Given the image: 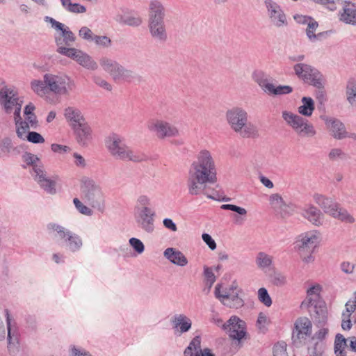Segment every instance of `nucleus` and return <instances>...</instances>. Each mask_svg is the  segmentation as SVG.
I'll return each mask as SVG.
<instances>
[{
    "mask_svg": "<svg viewBox=\"0 0 356 356\" xmlns=\"http://www.w3.org/2000/svg\"><path fill=\"white\" fill-rule=\"evenodd\" d=\"M216 165L210 151H199L188 169L187 186L191 195L202 193L208 186L216 181Z\"/></svg>",
    "mask_w": 356,
    "mask_h": 356,
    "instance_id": "1",
    "label": "nucleus"
},
{
    "mask_svg": "<svg viewBox=\"0 0 356 356\" xmlns=\"http://www.w3.org/2000/svg\"><path fill=\"white\" fill-rule=\"evenodd\" d=\"M225 119L230 129L243 138H255L259 135L257 126L249 121L248 113L242 107L228 109Z\"/></svg>",
    "mask_w": 356,
    "mask_h": 356,
    "instance_id": "2",
    "label": "nucleus"
},
{
    "mask_svg": "<svg viewBox=\"0 0 356 356\" xmlns=\"http://www.w3.org/2000/svg\"><path fill=\"white\" fill-rule=\"evenodd\" d=\"M104 143L108 152L116 160L138 163L144 159L143 155L129 147L124 138L119 134H109L106 137Z\"/></svg>",
    "mask_w": 356,
    "mask_h": 356,
    "instance_id": "3",
    "label": "nucleus"
},
{
    "mask_svg": "<svg viewBox=\"0 0 356 356\" xmlns=\"http://www.w3.org/2000/svg\"><path fill=\"white\" fill-rule=\"evenodd\" d=\"M81 192L85 201L94 209L103 213L105 196L100 184L95 179L83 177L81 179Z\"/></svg>",
    "mask_w": 356,
    "mask_h": 356,
    "instance_id": "4",
    "label": "nucleus"
},
{
    "mask_svg": "<svg viewBox=\"0 0 356 356\" xmlns=\"http://www.w3.org/2000/svg\"><path fill=\"white\" fill-rule=\"evenodd\" d=\"M47 230L57 237L63 246L70 252H79L83 248V239L78 234L56 222L49 223Z\"/></svg>",
    "mask_w": 356,
    "mask_h": 356,
    "instance_id": "5",
    "label": "nucleus"
},
{
    "mask_svg": "<svg viewBox=\"0 0 356 356\" xmlns=\"http://www.w3.org/2000/svg\"><path fill=\"white\" fill-rule=\"evenodd\" d=\"M242 290L234 282L229 286L218 284L215 286V296L225 306L238 309L244 305V300L240 296Z\"/></svg>",
    "mask_w": 356,
    "mask_h": 356,
    "instance_id": "6",
    "label": "nucleus"
},
{
    "mask_svg": "<svg viewBox=\"0 0 356 356\" xmlns=\"http://www.w3.org/2000/svg\"><path fill=\"white\" fill-rule=\"evenodd\" d=\"M282 117L286 124L290 127L298 136L302 138H313L316 135V130L313 124L299 114L284 111Z\"/></svg>",
    "mask_w": 356,
    "mask_h": 356,
    "instance_id": "7",
    "label": "nucleus"
},
{
    "mask_svg": "<svg viewBox=\"0 0 356 356\" xmlns=\"http://www.w3.org/2000/svg\"><path fill=\"white\" fill-rule=\"evenodd\" d=\"M43 79L46 81L49 92L56 95H68L76 86L74 80L63 73H46Z\"/></svg>",
    "mask_w": 356,
    "mask_h": 356,
    "instance_id": "8",
    "label": "nucleus"
},
{
    "mask_svg": "<svg viewBox=\"0 0 356 356\" xmlns=\"http://www.w3.org/2000/svg\"><path fill=\"white\" fill-rule=\"evenodd\" d=\"M99 64L115 81H131L135 77L132 70L125 68L117 60L108 56H102L99 60Z\"/></svg>",
    "mask_w": 356,
    "mask_h": 356,
    "instance_id": "9",
    "label": "nucleus"
},
{
    "mask_svg": "<svg viewBox=\"0 0 356 356\" xmlns=\"http://www.w3.org/2000/svg\"><path fill=\"white\" fill-rule=\"evenodd\" d=\"M23 99L18 96L17 92L8 86H3L0 90V105L6 113H21Z\"/></svg>",
    "mask_w": 356,
    "mask_h": 356,
    "instance_id": "10",
    "label": "nucleus"
},
{
    "mask_svg": "<svg viewBox=\"0 0 356 356\" xmlns=\"http://www.w3.org/2000/svg\"><path fill=\"white\" fill-rule=\"evenodd\" d=\"M264 5L270 24L276 29L288 25L286 15L282 7L274 0H264Z\"/></svg>",
    "mask_w": 356,
    "mask_h": 356,
    "instance_id": "11",
    "label": "nucleus"
},
{
    "mask_svg": "<svg viewBox=\"0 0 356 356\" xmlns=\"http://www.w3.org/2000/svg\"><path fill=\"white\" fill-rule=\"evenodd\" d=\"M147 128L160 139L177 137L179 135V131L175 125L159 118L149 120L147 122Z\"/></svg>",
    "mask_w": 356,
    "mask_h": 356,
    "instance_id": "12",
    "label": "nucleus"
},
{
    "mask_svg": "<svg viewBox=\"0 0 356 356\" xmlns=\"http://www.w3.org/2000/svg\"><path fill=\"white\" fill-rule=\"evenodd\" d=\"M44 19L46 22L51 24L53 29L60 32L59 35L55 37L56 43L58 47L57 52L59 53V50L61 48L69 49L65 46L70 47L76 40V36L69 27L49 16L44 17Z\"/></svg>",
    "mask_w": 356,
    "mask_h": 356,
    "instance_id": "13",
    "label": "nucleus"
},
{
    "mask_svg": "<svg viewBox=\"0 0 356 356\" xmlns=\"http://www.w3.org/2000/svg\"><path fill=\"white\" fill-rule=\"evenodd\" d=\"M312 332V324L311 321L306 318H299L295 323L293 330L292 341L293 345L300 348L306 344Z\"/></svg>",
    "mask_w": 356,
    "mask_h": 356,
    "instance_id": "14",
    "label": "nucleus"
},
{
    "mask_svg": "<svg viewBox=\"0 0 356 356\" xmlns=\"http://www.w3.org/2000/svg\"><path fill=\"white\" fill-rule=\"evenodd\" d=\"M252 77L262 90L268 95L278 96L293 92L292 87L289 86H275L262 72H254Z\"/></svg>",
    "mask_w": 356,
    "mask_h": 356,
    "instance_id": "15",
    "label": "nucleus"
},
{
    "mask_svg": "<svg viewBox=\"0 0 356 356\" xmlns=\"http://www.w3.org/2000/svg\"><path fill=\"white\" fill-rule=\"evenodd\" d=\"M138 228L145 234H152L156 229V212L153 209H139L134 213Z\"/></svg>",
    "mask_w": 356,
    "mask_h": 356,
    "instance_id": "16",
    "label": "nucleus"
},
{
    "mask_svg": "<svg viewBox=\"0 0 356 356\" xmlns=\"http://www.w3.org/2000/svg\"><path fill=\"white\" fill-rule=\"evenodd\" d=\"M293 68L296 74L305 82L318 88L323 87L322 75L316 69L305 63L296 64Z\"/></svg>",
    "mask_w": 356,
    "mask_h": 356,
    "instance_id": "17",
    "label": "nucleus"
},
{
    "mask_svg": "<svg viewBox=\"0 0 356 356\" xmlns=\"http://www.w3.org/2000/svg\"><path fill=\"white\" fill-rule=\"evenodd\" d=\"M59 54L72 59L87 70L94 71L98 68L97 63L89 54L79 49L61 48L59 50Z\"/></svg>",
    "mask_w": 356,
    "mask_h": 356,
    "instance_id": "18",
    "label": "nucleus"
},
{
    "mask_svg": "<svg viewBox=\"0 0 356 356\" xmlns=\"http://www.w3.org/2000/svg\"><path fill=\"white\" fill-rule=\"evenodd\" d=\"M321 234L316 230L305 232L298 235L294 241V249L298 251H314L320 241Z\"/></svg>",
    "mask_w": 356,
    "mask_h": 356,
    "instance_id": "19",
    "label": "nucleus"
},
{
    "mask_svg": "<svg viewBox=\"0 0 356 356\" xmlns=\"http://www.w3.org/2000/svg\"><path fill=\"white\" fill-rule=\"evenodd\" d=\"M34 180L40 186L49 194H55L56 192L55 181L49 178L44 169L43 165H38L31 172Z\"/></svg>",
    "mask_w": 356,
    "mask_h": 356,
    "instance_id": "20",
    "label": "nucleus"
},
{
    "mask_svg": "<svg viewBox=\"0 0 356 356\" xmlns=\"http://www.w3.org/2000/svg\"><path fill=\"white\" fill-rule=\"evenodd\" d=\"M321 118L323 120L330 135L334 139L342 140L347 138L348 131L346 126L340 120L328 116H323Z\"/></svg>",
    "mask_w": 356,
    "mask_h": 356,
    "instance_id": "21",
    "label": "nucleus"
},
{
    "mask_svg": "<svg viewBox=\"0 0 356 356\" xmlns=\"http://www.w3.org/2000/svg\"><path fill=\"white\" fill-rule=\"evenodd\" d=\"M245 325L243 321L236 316H232L226 325H223V330L227 332L232 339L239 341L245 337Z\"/></svg>",
    "mask_w": 356,
    "mask_h": 356,
    "instance_id": "22",
    "label": "nucleus"
},
{
    "mask_svg": "<svg viewBox=\"0 0 356 356\" xmlns=\"http://www.w3.org/2000/svg\"><path fill=\"white\" fill-rule=\"evenodd\" d=\"M148 22H164L165 8L161 0H150L147 6Z\"/></svg>",
    "mask_w": 356,
    "mask_h": 356,
    "instance_id": "23",
    "label": "nucleus"
},
{
    "mask_svg": "<svg viewBox=\"0 0 356 356\" xmlns=\"http://www.w3.org/2000/svg\"><path fill=\"white\" fill-rule=\"evenodd\" d=\"M311 317L318 326H323L327 320V309L323 301H319L310 305L308 307Z\"/></svg>",
    "mask_w": 356,
    "mask_h": 356,
    "instance_id": "24",
    "label": "nucleus"
},
{
    "mask_svg": "<svg viewBox=\"0 0 356 356\" xmlns=\"http://www.w3.org/2000/svg\"><path fill=\"white\" fill-rule=\"evenodd\" d=\"M170 323L175 332L179 334L188 332L192 327V320L184 314H175Z\"/></svg>",
    "mask_w": 356,
    "mask_h": 356,
    "instance_id": "25",
    "label": "nucleus"
},
{
    "mask_svg": "<svg viewBox=\"0 0 356 356\" xmlns=\"http://www.w3.org/2000/svg\"><path fill=\"white\" fill-rule=\"evenodd\" d=\"M302 216L315 226L323 224L324 215L317 207L309 204L305 206L302 211Z\"/></svg>",
    "mask_w": 356,
    "mask_h": 356,
    "instance_id": "26",
    "label": "nucleus"
},
{
    "mask_svg": "<svg viewBox=\"0 0 356 356\" xmlns=\"http://www.w3.org/2000/svg\"><path fill=\"white\" fill-rule=\"evenodd\" d=\"M77 143L81 146H86L92 139L90 127L86 122L72 128Z\"/></svg>",
    "mask_w": 356,
    "mask_h": 356,
    "instance_id": "27",
    "label": "nucleus"
},
{
    "mask_svg": "<svg viewBox=\"0 0 356 356\" xmlns=\"http://www.w3.org/2000/svg\"><path fill=\"white\" fill-rule=\"evenodd\" d=\"M163 257L171 264L179 266H186L188 261L180 250L175 248H168L163 252Z\"/></svg>",
    "mask_w": 356,
    "mask_h": 356,
    "instance_id": "28",
    "label": "nucleus"
},
{
    "mask_svg": "<svg viewBox=\"0 0 356 356\" xmlns=\"http://www.w3.org/2000/svg\"><path fill=\"white\" fill-rule=\"evenodd\" d=\"M313 198L314 202L323 209V212L330 216L339 204L332 197L318 193L314 194Z\"/></svg>",
    "mask_w": 356,
    "mask_h": 356,
    "instance_id": "29",
    "label": "nucleus"
},
{
    "mask_svg": "<svg viewBox=\"0 0 356 356\" xmlns=\"http://www.w3.org/2000/svg\"><path fill=\"white\" fill-rule=\"evenodd\" d=\"M339 19L346 24L356 26V6L350 1H345L340 11Z\"/></svg>",
    "mask_w": 356,
    "mask_h": 356,
    "instance_id": "30",
    "label": "nucleus"
},
{
    "mask_svg": "<svg viewBox=\"0 0 356 356\" xmlns=\"http://www.w3.org/2000/svg\"><path fill=\"white\" fill-rule=\"evenodd\" d=\"M148 29L151 36L158 42H165L168 35L165 22H149Z\"/></svg>",
    "mask_w": 356,
    "mask_h": 356,
    "instance_id": "31",
    "label": "nucleus"
},
{
    "mask_svg": "<svg viewBox=\"0 0 356 356\" xmlns=\"http://www.w3.org/2000/svg\"><path fill=\"white\" fill-rule=\"evenodd\" d=\"M64 116L72 128L86 122L80 110L73 106H68L64 110Z\"/></svg>",
    "mask_w": 356,
    "mask_h": 356,
    "instance_id": "32",
    "label": "nucleus"
},
{
    "mask_svg": "<svg viewBox=\"0 0 356 356\" xmlns=\"http://www.w3.org/2000/svg\"><path fill=\"white\" fill-rule=\"evenodd\" d=\"M322 291V287L318 284H312L307 289V298L302 302V307H309L310 305L319 302L320 293Z\"/></svg>",
    "mask_w": 356,
    "mask_h": 356,
    "instance_id": "33",
    "label": "nucleus"
},
{
    "mask_svg": "<svg viewBox=\"0 0 356 356\" xmlns=\"http://www.w3.org/2000/svg\"><path fill=\"white\" fill-rule=\"evenodd\" d=\"M14 121L17 137L25 140L28 134L31 132V127L27 125L26 122H22L21 113H14Z\"/></svg>",
    "mask_w": 356,
    "mask_h": 356,
    "instance_id": "34",
    "label": "nucleus"
},
{
    "mask_svg": "<svg viewBox=\"0 0 356 356\" xmlns=\"http://www.w3.org/2000/svg\"><path fill=\"white\" fill-rule=\"evenodd\" d=\"M315 110V103L310 97H303L301 99V105L298 107V113L304 117H311Z\"/></svg>",
    "mask_w": 356,
    "mask_h": 356,
    "instance_id": "35",
    "label": "nucleus"
},
{
    "mask_svg": "<svg viewBox=\"0 0 356 356\" xmlns=\"http://www.w3.org/2000/svg\"><path fill=\"white\" fill-rule=\"evenodd\" d=\"M331 217L342 222L347 224H354L356 218L347 209L341 207L339 204L332 213Z\"/></svg>",
    "mask_w": 356,
    "mask_h": 356,
    "instance_id": "36",
    "label": "nucleus"
},
{
    "mask_svg": "<svg viewBox=\"0 0 356 356\" xmlns=\"http://www.w3.org/2000/svg\"><path fill=\"white\" fill-rule=\"evenodd\" d=\"M346 100L350 106L356 108V80L350 79L345 87Z\"/></svg>",
    "mask_w": 356,
    "mask_h": 356,
    "instance_id": "37",
    "label": "nucleus"
},
{
    "mask_svg": "<svg viewBox=\"0 0 356 356\" xmlns=\"http://www.w3.org/2000/svg\"><path fill=\"white\" fill-rule=\"evenodd\" d=\"M318 27V24L316 20H312L305 29L306 35L311 42H316L321 40L326 35V32H320L316 33V31Z\"/></svg>",
    "mask_w": 356,
    "mask_h": 356,
    "instance_id": "38",
    "label": "nucleus"
},
{
    "mask_svg": "<svg viewBox=\"0 0 356 356\" xmlns=\"http://www.w3.org/2000/svg\"><path fill=\"white\" fill-rule=\"evenodd\" d=\"M327 159L332 163H339L347 161L348 155L341 148L334 147L328 152Z\"/></svg>",
    "mask_w": 356,
    "mask_h": 356,
    "instance_id": "39",
    "label": "nucleus"
},
{
    "mask_svg": "<svg viewBox=\"0 0 356 356\" xmlns=\"http://www.w3.org/2000/svg\"><path fill=\"white\" fill-rule=\"evenodd\" d=\"M31 90L40 97H44L49 93V88L46 83V81L39 79H33L30 83Z\"/></svg>",
    "mask_w": 356,
    "mask_h": 356,
    "instance_id": "40",
    "label": "nucleus"
},
{
    "mask_svg": "<svg viewBox=\"0 0 356 356\" xmlns=\"http://www.w3.org/2000/svg\"><path fill=\"white\" fill-rule=\"evenodd\" d=\"M257 267L261 270L269 268L273 264V257L264 252H259L255 258Z\"/></svg>",
    "mask_w": 356,
    "mask_h": 356,
    "instance_id": "41",
    "label": "nucleus"
},
{
    "mask_svg": "<svg viewBox=\"0 0 356 356\" xmlns=\"http://www.w3.org/2000/svg\"><path fill=\"white\" fill-rule=\"evenodd\" d=\"M201 339L199 336L194 337L190 342L188 346L184 352V356H200L199 350L200 348Z\"/></svg>",
    "mask_w": 356,
    "mask_h": 356,
    "instance_id": "42",
    "label": "nucleus"
},
{
    "mask_svg": "<svg viewBox=\"0 0 356 356\" xmlns=\"http://www.w3.org/2000/svg\"><path fill=\"white\" fill-rule=\"evenodd\" d=\"M220 208L223 210H230L237 213L239 216L236 217V222L241 223L245 218L248 211L245 208L240 207L234 204H222Z\"/></svg>",
    "mask_w": 356,
    "mask_h": 356,
    "instance_id": "43",
    "label": "nucleus"
},
{
    "mask_svg": "<svg viewBox=\"0 0 356 356\" xmlns=\"http://www.w3.org/2000/svg\"><path fill=\"white\" fill-rule=\"evenodd\" d=\"M346 346V339L343 335L338 334L336 336L334 342V353L336 356H346L345 348Z\"/></svg>",
    "mask_w": 356,
    "mask_h": 356,
    "instance_id": "44",
    "label": "nucleus"
},
{
    "mask_svg": "<svg viewBox=\"0 0 356 356\" xmlns=\"http://www.w3.org/2000/svg\"><path fill=\"white\" fill-rule=\"evenodd\" d=\"M73 203L76 209L82 215L86 216H91L93 214V211L91 208L84 204L79 198L75 197L73 199Z\"/></svg>",
    "mask_w": 356,
    "mask_h": 356,
    "instance_id": "45",
    "label": "nucleus"
},
{
    "mask_svg": "<svg viewBox=\"0 0 356 356\" xmlns=\"http://www.w3.org/2000/svg\"><path fill=\"white\" fill-rule=\"evenodd\" d=\"M270 205L276 210H284L286 207L282 197L279 194H273L269 198Z\"/></svg>",
    "mask_w": 356,
    "mask_h": 356,
    "instance_id": "46",
    "label": "nucleus"
},
{
    "mask_svg": "<svg viewBox=\"0 0 356 356\" xmlns=\"http://www.w3.org/2000/svg\"><path fill=\"white\" fill-rule=\"evenodd\" d=\"M117 20L124 23V24L132 26H138L142 24L143 22L141 17L137 15H129L125 16L124 17H120V18H118Z\"/></svg>",
    "mask_w": 356,
    "mask_h": 356,
    "instance_id": "47",
    "label": "nucleus"
},
{
    "mask_svg": "<svg viewBox=\"0 0 356 356\" xmlns=\"http://www.w3.org/2000/svg\"><path fill=\"white\" fill-rule=\"evenodd\" d=\"M270 324V319L268 316L260 312L258 315L256 325L257 328L262 332H265L267 330L268 325Z\"/></svg>",
    "mask_w": 356,
    "mask_h": 356,
    "instance_id": "48",
    "label": "nucleus"
},
{
    "mask_svg": "<svg viewBox=\"0 0 356 356\" xmlns=\"http://www.w3.org/2000/svg\"><path fill=\"white\" fill-rule=\"evenodd\" d=\"M92 42L99 47L108 48L112 44L111 40L106 35H97L93 37Z\"/></svg>",
    "mask_w": 356,
    "mask_h": 356,
    "instance_id": "49",
    "label": "nucleus"
},
{
    "mask_svg": "<svg viewBox=\"0 0 356 356\" xmlns=\"http://www.w3.org/2000/svg\"><path fill=\"white\" fill-rule=\"evenodd\" d=\"M23 159L27 165H32V172H34V168L35 166L43 165L40 163V159L36 155L31 153H25L23 156Z\"/></svg>",
    "mask_w": 356,
    "mask_h": 356,
    "instance_id": "50",
    "label": "nucleus"
},
{
    "mask_svg": "<svg viewBox=\"0 0 356 356\" xmlns=\"http://www.w3.org/2000/svg\"><path fill=\"white\" fill-rule=\"evenodd\" d=\"M151 204V199L146 195H140L136 201V204L134 207V211L139 210V209H151L149 205Z\"/></svg>",
    "mask_w": 356,
    "mask_h": 356,
    "instance_id": "51",
    "label": "nucleus"
},
{
    "mask_svg": "<svg viewBox=\"0 0 356 356\" xmlns=\"http://www.w3.org/2000/svg\"><path fill=\"white\" fill-rule=\"evenodd\" d=\"M258 299L266 307L272 305V299L266 288L262 287L258 290Z\"/></svg>",
    "mask_w": 356,
    "mask_h": 356,
    "instance_id": "52",
    "label": "nucleus"
},
{
    "mask_svg": "<svg viewBox=\"0 0 356 356\" xmlns=\"http://www.w3.org/2000/svg\"><path fill=\"white\" fill-rule=\"evenodd\" d=\"M129 243L138 254H141L144 252L145 245L139 238L132 237L129 238Z\"/></svg>",
    "mask_w": 356,
    "mask_h": 356,
    "instance_id": "53",
    "label": "nucleus"
},
{
    "mask_svg": "<svg viewBox=\"0 0 356 356\" xmlns=\"http://www.w3.org/2000/svg\"><path fill=\"white\" fill-rule=\"evenodd\" d=\"M270 281L274 285L277 286H282L286 283V278L283 273L280 272H274L270 275Z\"/></svg>",
    "mask_w": 356,
    "mask_h": 356,
    "instance_id": "54",
    "label": "nucleus"
},
{
    "mask_svg": "<svg viewBox=\"0 0 356 356\" xmlns=\"http://www.w3.org/2000/svg\"><path fill=\"white\" fill-rule=\"evenodd\" d=\"M204 276L206 280V284L209 286V288H211L216 280L213 273V269L212 268L204 266Z\"/></svg>",
    "mask_w": 356,
    "mask_h": 356,
    "instance_id": "55",
    "label": "nucleus"
},
{
    "mask_svg": "<svg viewBox=\"0 0 356 356\" xmlns=\"http://www.w3.org/2000/svg\"><path fill=\"white\" fill-rule=\"evenodd\" d=\"M314 251H298V254L302 262L305 265H309L314 261V257L313 255Z\"/></svg>",
    "mask_w": 356,
    "mask_h": 356,
    "instance_id": "56",
    "label": "nucleus"
},
{
    "mask_svg": "<svg viewBox=\"0 0 356 356\" xmlns=\"http://www.w3.org/2000/svg\"><path fill=\"white\" fill-rule=\"evenodd\" d=\"M95 34L87 26H82L79 31V36L88 42H92Z\"/></svg>",
    "mask_w": 356,
    "mask_h": 356,
    "instance_id": "57",
    "label": "nucleus"
},
{
    "mask_svg": "<svg viewBox=\"0 0 356 356\" xmlns=\"http://www.w3.org/2000/svg\"><path fill=\"white\" fill-rule=\"evenodd\" d=\"M274 356H289L286 352V344L284 342H278L273 347Z\"/></svg>",
    "mask_w": 356,
    "mask_h": 356,
    "instance_id": "58",
    "label": "nucleus"
},
{
    "mask_svg": "<svg viewBox=\"0 0 356 356\" xmlns=\"http://www.w3.org/2000/svg\"><path fill=\"white\" fill-rule=\"evenodd\" d=\"M73 163L79 168L83 169L87 166L86 159L78 152H74L72 154Z\"/></svg>",
    "mask_w": 356,
    "mask_h": 356,
    "instance_id": "59",
    "label": "nucleus"
},
{
    "mask_svg": "<svg viewBox=\"0 0 356 356\" xmlns=\"http://www.w3.org/2000/svg\"><path fill=\"white\" fill-rule=\"evenodd\" d=\"M26 140L35 144L44 143L45 141L43 136L35 131H31L28 134V136L26 137Z\"/></svg>",
    "mask_w": 356,
    "mask_h": 356,
    "instance_id": "60",
    "label": "nucleus"
},
{
    "mask_svg": "<svg viewBox=\"0 0 356 356\" xmlns=\"http://www.w3.org/2000/svg\"><path fill=\"white\" fill-rule=\"evenodd\" d=\"M70 356H92V355L85 349L72 346L70 348Z\"/></svg>",
    "mask_w": 356,
    "mask_h": 356,
    "instance_id": "61",
    "label": "nucleus"
},
{
    "mask_svg": "<svg viewBox=\"0 0 356 356\" xmlns=\"http://www.w3.org/2000/svg\"><path fill=\"white\" fill-rule=\"evenodd\" d=\"M1 149L3 152L9 153L13 149V143L10 138H5L1 140L0 144Z\"/></svg>",
    "mask_w": 356,
    "mask_h": 356,
    "instance_id": "62",
    "label": "nucleus"
},
{
    "mask_svg": "<svg viewBox=\"0 0 356 356\" xmlns=\"http://www.w3.org/2000/svg\"><path fill=\"white\" fill-rule=\"evenodd\" d=\"M202 238L211 250H214L216 248V243L215 241L209 234L204 233L202 235Z\"/></svg>",
    "mask_w": 356,
    "mask_h": 356,
    "instance_id": "63",
    "label": "nucleus"
},
{
    "mask_svg": "<svg viewBox=\"0 0 356 356\" xmlns=\"http://www.w3.org/2000/svg\"><path fill=\"white\" fill-rule=\"evenodd\" d=\"M293 18L297 23H298L300 24H305V25H308V24H309L312 20H314L313 18H312L309 16L299 15V14L295 15L293 16Z\"/></svg>",
    "mask_w": 356,
    "mask_h": 356,
    "instance_id": "64",
    "label": "nucleus"
}]
</instances>
